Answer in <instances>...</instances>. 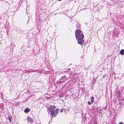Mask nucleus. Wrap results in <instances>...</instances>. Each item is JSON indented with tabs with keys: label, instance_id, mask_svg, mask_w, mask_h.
Returning a JSON list of instances; mask_svg holds the SVG:
<instances>
[{
	"label": "nucleus",
	"instance_id": "1",
	"mask_svg": "<svg viewBox=\"0 0 124 124\" xmlns=\"http://www.w3.org/2000/svg\"><path fill=\"white\" fill-rule=\"evenodd\" d=\"M59 110V109H56L54 111L50 112V114L51 115L52 117H54L58 114V112Z\"/></svg>",
	"mask_w": 124,
	"mask_h": 124
},
{
	"label": "nucleus",
	"instance_id": "15",
	"mask_svg": "<svg viewBox=\"0 0 124 124\" xmlns=\"http://www.w3.org/2000/svg\"><path fill=\"white\" fill-rule=\"evenodd\" d=\"M118 124H124L122 122H119Z\"/></svg>",
	"mask_w": 124,
	"mask_h": 124
},
{
	"label": "nucleus",
	"instance_id": "4",
	"mask_svg": "<svg viewBox=\"0 0 124 124\" xmlns=\"http://www.w3.org/2000/svg\"><path fill=\"white\" fill-rule=\"evenodd\" d=\"M55 108V106H51L49 107L48 108L49 110L51 112L54 111Z\"/></svg>",
	"mask_w": 124,
	"mask_h": 124
},
{
	"label": "nucleus",
	"instance_id": "17",
	"mask_svg": "<svg viewBox=\"0 0 124 124\" xmlns=\"http://www.w3.org/2000/svg\"><path fill=\"white\" fill-rule=\"evenodd\" d=\"M94 124H95V123H94Z\"/></svg>",
	"mask_w": 124,
	"mask_h": 124
},
{
	"label": "nucleus",
	"instance_id": "11",
	"mask_svg": "<svg viewBox=\"0 0 124 124\" xmlns=\"http://www.w3.org/2000/svg\"><path fill=\"white\" fill-rule=\"evenodd\" d=\"M120 53L121 54H123L124 53V49L121 50L120 51Z\"/></svg>",
	"mask_w": 124,
	"mask_h": 124
},
{
	"label": "nucleus",
	"instance_id": "9",
	"mask_svg": "<svg viewBox=\"0 0 124 124\" xmlns=\"http://www.w3.org/2000/svg\"><path fill=\"white\" fill-rule=\"evenodd\" d=\"M94 98L92 96L90 98V100L91 102V103H93Z\"/></svg>",
	"mask_w": 124,
	"mask_h": 124
},
{
	"label": "nucleus",
	"instance_id": "13",
	"mask_svg": "<svg viewBox=\"0 0 124 124\" xmlns=\"http://www.w3.org/2000/svg\"><path fill=\"white\" fill-rule=\"evenodd\" d=\"M88 104L89 105H90L91 104V103L90 101H89L88 102Z\"/></svg>",
	"mask_w": 124,
	"mask_h": 124
},
{
	"label": "nucleus",
	"instance_id": "5",
	"mask_svg": "<svg viewBox=\"0 0 124 124\" xmlns=\"http://www.w3.org/2000/svg\"><path fill=\"white\" fill-rule=\"evenodd\" d=\"M81 34H83L82 32H81V30L80 29H77L75 31V36L77 35V34L80 35Z\"/></svg>",
	"mask_w": 124,
	"mask_h": 124
},
{
	"label": "nucleus",
	"instance_id": "3",
	"mask_svg": "<svg viewBox=\"0 0 124 124\" xmlns=\"http://www.w3.org/2000/svg\"><path fill=\"white\" fill-rule=\"evenodd\" d=\"M77 39L78 43L81 45H83L84 43V40L83 39Z\"/></svg>",
	"mask_w": 124,
	"mask_h": 124
},
{
	"label": "nucleus",
	"instance_id": "12",
	"mask_svg": "<svg viewBox=\"0 0 124 124\" xmlns=\"http://www.w3.org/2000/svg\"><path fill=\"white\" fill-rule=\"evenodd\" d=\"M12 119V117L11 116H9L8 119V120L10 123H11V120Z\"/></svg>",
	"mask_w": 124,
	"mask_h": 124
},
{
	"label": "nucleus",
	"instance_id": "6",
	"mask_svg": "<svg viewBox=\"0 0 124 124\" xmlns=\"http://www.w3.org/2000/svg\"><path fill=\"white\" fill-rule=\"evenodd\" d=\"M27 119V121L30 123H32L33 121V119L30 117H28Z\"/></svg>",
	"mask_w": 124,
	"mask_h": 124
},
{
	"label": "nucleus",
	"instance_id": "14",
	"mask_svg": "<svg viewBox=\"0 0 124 124\" xmlns=\"http://www.w3.org/2000/svg\"><path fill=\"white\" fill-rule=\"evenodd\" d=\"M63 110L62 108V109H60V112H62L63 111Z\"/></svg>",
	"mask_w": 124,
	"mask_h": 124
},
{
	"label": "nucleus",
	"instance_id": "16",
	"mask_svg": "<svg viewBox=\"0 0 124 124\" xmlns=\"http://www.w3.org/2000/svg\"><path fill=\"white\" fill-rule=\"evenodd\" d=\"M58 0L59 1H60L61 0Z\"/></svg>",
	"mask_w": 124,
	"mask_h": 124
},
{
	"label": "nucleus",
	"instance_id": "10",
	"mask_svg": "<svg viewBox=\"0 0 124 124\" xmlns=\"http://www.w3.org/2000/svg\"><path fill=\"white\" fill-rule=\"evenodd\" d=\"M76 27L77 29H79L80 27V24L78 23L76 24Z\"/></svg>",
	"mask_w": 124,
	"mask_h": 124
},
{
	"label": "nucleus",
	"instance_id": "2",
	"mask_svg": "<svg viewBox=\"0 0 124 124\" xmlns=\"http://www.w3.org/2000/svg\"><path fill=\"white\" fill-rule=\"evenodd\" d=\"M76 38L77 39H83L84 38V36L83 34H81L80 35L77 34V35L76 36Z\"/></svg>",
	"mask_w": 124,
	"mask_h": 124
},
{
	"label": "nucleus",
	"instance_id": "8",
	"mask_svg": "<svg viewBox=\"0 0 124 124\" xmlns=\"http://www.w3.org/2000/svg\"><path fill=\"white\" fill-rule=\"evenodd\" d=\"M30 111V109L28 108H26L24 110V112L25 113H26Z\"/></svg>",
	"mask_w": 124,
	"mask_h": 124
},
{
	"label": "nucleus",
	"instance_id": "7",
	"mask_svg": "<svg viewBox=\"0 0 124 124\" xmlns=\"http://www.w3.org/2000/svg\"><path fill=\"white\" fill-rule=\"evenodd\" d=\"M66 80L65 75H64L63 77H62L60 80H62V81H63Z\"/></svg>",
	"mask_w": 124,
	"mask_h": 124
}]
</instances>
